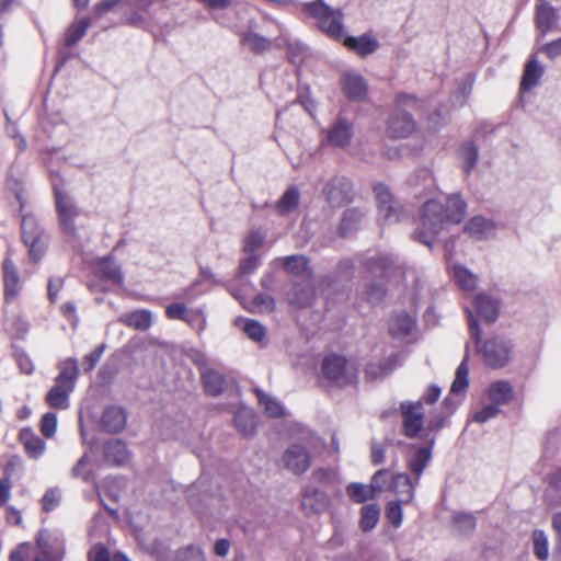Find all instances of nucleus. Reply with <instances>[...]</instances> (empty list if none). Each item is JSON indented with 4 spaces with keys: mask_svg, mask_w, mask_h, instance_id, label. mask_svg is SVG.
<instances>
[{
    "mask_svg": "<svg viewBox=\"0 0 561 561\" xmlns=\"http://www.w3.org/2000/svg\"><path fill=\"white\" fill-rule=\"evenodd\" d=\"M130 453L121 439H107V466H124L129 461Z\"/></svg>",
    "mask_w": 561,
    "mask_h": 561,
    "instance_id": "473e14b6",
    "label": "nucleus"
},
{
    "mask_svg": "<svg viewBox=\"0 0 561 561\" xmlns=\"http://www.w3.org/2000/svg\"><path fill=\"white\" fill-rule=\"evenodd\" d=\"M241 42L252 53L257 55L268 51L272 47V42L268 38L250 31L242 35Z\"/></svg>",
    "mask_w": 561,
    "mask_h": 561,
    "instance_id": "ea45409f",
    "label": "nucleus"
},
{
    "mask_svg": "<svg viewBox=\"0 0 561 561\" xmlns=\"http://www.w3.org/2000/svg\"><path fill=\"white\" fill-rule=\"evenodd\" d=\"M353 137V124L345 117L339 116L325 131V141L335 148H345Z\"/></svg>",
    "mask_w": 561,
    "mask_h": 561,
    "instance_id": "6ab92c4d",
    "label": "nucleus"
},
{
    "mask_svg": "<svg viewBox=\"0 0 561 561\" xmlns=\"http://www.w3.org/2000/svg\"><path fill=\"white\" fill-rule=\"evenodd\" d=\"M302 13L316 21V26L329 38L341 42L344 37V14L341 9H334L323 0L305 2Z\"/></svg>",
    "mask_w": 561,
    "mask_h": 561,
    "instance_id": "6e6552de",
    "label": "nucleus"
},
{
    "mask_svg": "<svg viewBox=\"0 0 561 561\" xmlns=\"http://www.w3.org/2000/svg\"><path fill=\"white\" fill-rule=\"evenodd\" d=\"M387 294V288L381 283L371 282L366 285L365 288V298L371 305H377L381 302Z\"/></svg>",
    "mask_w": 561,
    "mask_h": 561,
    "instance_id": "5fc2aeb1",
    "label": "nucleus"
},
{
    "mask_svg": "<svg viewBox=\"0 0 561 561\" xmlns=\"http://www.w3.org/2000/svg\"><path fill=\"white\" fill-rule=\"evenodd\" d=\"M285 466L295 474L305 473L311 466L309 451L300 444H291L283 456Z\"/></svg>",
    "mask_w": 561,
    "mask_h": 561,
    "instance_id": "aec40b11",
    "label": "nucleus"
},
{
    "mask_svg": "<svg viewBox=\"0 0 561 561\" xmlns=\"http://www.w3.org/2000/svg\"><path fill=\"white\" fill-rule=\"evenodd\" d=\"M347 496L355 503L362 504L375 496L369 485L359 482H352L346 486Z\"/></svg>",
    "mask_w": 561,
    "mask_h": 561,
    "instance_id": "49530a36",
    "label": "nucleus"
},
{
    "mask_svg": "<svg viewBox=\"0 0 561 561\" xmlns=\"http://www.w3.org/2000/svg\"><path fill=\"white\" fill-rule=\"evenodd\" d=\"M122 322L136 330L146 331L152 324V312L138 309L121 317Z\"/></svg>",
    "mask_w": 561,
    "mask_h": 561,
    "instance_id": "c9c22d12",
    "label": "nucleus"
},
{
    "mask_svg": "<svg viewBox=\"0 0 561 561\" xmlns=\"http://www.w3.org/2000/svg\"><path fill=\"white\" fill-rule=\"evenodd\" d=\"M188 308L184 302H173L167 306L165 316L169 320H181L184 321L188 312Z\"/></svg>",
    "mask_w": 561,
    "mask_h": 561,
    "instance_id": "338daca9",
    "label": "nucleus"
},
{
    "mask_svg": "<svg viewBox=\"0 0 561 561\" xmlns=\"http://www.w3.org/2000/svg\"><path fill=\"white\" fill-rule=\"evenodd\" d=\"M4 304L13 302L22 290V282L14 261L7 256L1 264Z\"/></svg>",
    "mask_w": 561,
    "mask_h": 561,
    "instance_id": "f3484780",
    "label": "nucleus"
},
{
    "mask_svg": "<svg viewBox=\"0 0 561 561\" xmlns=\"http://www.w3.org/2000/svg\"><path fill=\"white\" fill-rule=\"evenodd\" d=\"M202 381L206 393L213 397L221 394L227 383L224 375L214 369L203 371Z\"/></svg>",
    "mask_w": 561,
    "mask_h": 561,
    "instance_id": "72a5a7b5",
    "label": "nucleus"
},
{
    "mask_svg": "<svg viewBox=\"0 0 561 561\" xmlns=\"http://www.w3.org/2000/svg\"><path fill=\"white\" fill-rule=\"evenodd\" d=\"M481 353L484 363L491 368L504 367L511 359L513 352V343L510 339L495 335L488 339L482 347Z\"/></svg>",
    "mask_w": 561,
    "mask_h": 561,
    "instance_id": "f8f14e48",
    "label": "nucleus"
},
{
    "mask_svg": "<svg viewBox=\"0 0 561 561\" xmlns=\"http://www.w3.org/2000/svg\"><path fill=\"white\" fill-rule=\"evenodd\" d=\"M254 393L260 405L264 408V412L270 417H282L284 415V407L279 401L265 393L262 389L255 388Z\"/></svg>",
    "mask_w": 561,
    "mask_h": 561,
    "instance_id": "a19ab883",
    "label": "nucleus"
},
{
    "mask_svg": "<svg viewBox=\"0 0 561 561\" xmlns=\"http://www.w3.org/2000/svg\"><path fill=\"white\" fill-rule=\"evenodd\" d=\"M104 351H105V343H101V344L96 345L93 351H91L89 354H87L82 358L81 366H82L83 373H85V374L91 373L95 368V366L100 362Z\"/></svg>",
    "mask_w": 561,
    "mask_h": 561,
    "instance_id": "13d9d810",
    "label": "nucleus"
},
{
    "mask_svg": "<svg viewBox=\"0 0 561 561\" xmlns=\"http://www.w3.org/2000/svg\"><path fill=\"white\" fill-rule=\"evenodd\" d=\"M261 259L257 254H248L240 260L238 276L243 277L253 274L260 266Z\"/></svg>",
    "mask_w": 561,
    "mask_h": 561,
    "instance_id": "e2e57ef3",
    "label": "nucleus"
},
{
    "mask_svg": "<svg viewBox=\"0 0 561 561\" xmlns=\"http://www.w3.org/2000/svg\"><path fill=\"white\" fill-rule=\"evenodd\" d=\"M240 322H243V331L251 340L261 342L264 339L265 329L259 321L252 319H240Z\"/></svg>",
    "mask_w": 561,
    "mask_h": 561,
    "instance_id": "4d7b16f0",
    "label": "nucleus"
},
{
    "mask_svg": "<svg viewBox=\"0 0 561 561\" xmlns=\"http://www.w3.org/2000/svg\"><path fill=\"white\" fill-rule=\"evenodd\" d=\"M48 179L53 188L55 210L60 231L66 237L76 239L79 237V230L81 228L78 224L81 209L66 190V180L59 172L50 170L48 172Z\"/></svg>",
    "mask_w": 561,
    "mask_h": 561,
    "instance_id": "423d86ee",
    "label": "nucleus"
},
{
    "mask_svg": "<svg viewBox=\"0 0 561 561\" xmlns=\"http://www.w3.org/2000/svg\"><path fill=\"white\" fill-rule=\"evenodd\" d=\"M476 313L486 322H494L500 313V304L485 294H478L473 301Z\"/></svg>",
    "mask_w": 561,
    "mask_h": 561,
    "instance_id": "bb28decb",
    "label": "nucleus"
},
{
    "mask_svg": "<svg viewBox=\"0 0 561 561\" xmlns=\"http://www.w3.org/2000/svg\"><path fill=\"white\" fill-rule=\"evenodd\" d=\"M321 371L324 378L339 386L350 385L356 377L348 370L346 358L337 354H329L323 358Z\"/></svg>",
    "mask_w": 561,
    "mask_h": 561,
    "instance_id": "2eb2a0df",
    "label": "nucleus"
},
{
    "mask_svg": "<svg viewBox=\"0 0 561 561\" xmlns=\"http://www.w3.org/2000/svg\"><path fill=\"white\" fill-rule=\"evenodd\" d=\"M342 41L345 47L355 51L362 57L374 54L379 46L378 41L369 34H363L360 36L344 35Z\"/></svg>",
    "mask_w": 561,
    "mask_h": 561,
    "instance_id": "393cba45",
    "label": "nucleus"
},
{
    "mask_svg": "<svg viewBox=\"0 0 561 561\" xmlns=\"http://www.w3.org/2000/svg\"><path fill=\"white\" fill-rule=\"evenodd\" d=\"M376 196L380 220L386 225L401 221L405 217L402 205L397 202L389 187L383 183L373 186Z\"/></svg>",
    "mask_w": 561,
    "mask_h": 561,
    "instance_id": "9b49d317",
    "label": "nucleus"
},
{
    "mask_svg": "<svg viewBox=\"0 0 561 561\" xmlns=\"http://www.w3.org/2000/svg\"><path fill=\"white\" fill-rule=\"evenodd\" d=\"M92 19L90 16H81L76 19L68 25L64 33L62 45L66 48L76 46L85 35L88 28L91 26Z\"/></svg>",
    "mask_w": 561,
    "mask_h": 561,
    "instance_id": "a878e982",
    "label": "nucleus"
},
{
    "mask_svg": "<svg viewBox=\"0 0 561 561\" xmlns=\"http://www.w3.org/2000/svg\"><path fill=\"white\" fill-rule=\"evenodd\" d=\"M233 422L236 428L241 435L250 437L255 434L257 422L256 414L252 409L240 407L234 412Z\"/></svg>",
    "mask_w": 561,
    "mask_h": 561,
    "instance_id": "cd10ccee",
    "label": "nucleus"
},
{
    "mask_svg": "<svg viewBox=\"0 0 561 561\" xmlns=\"http://www.w3.org/2000/svg\"><path fill=\"white\" fill-rule=\"evenodd\" d=\"M18 442L22 445L25 455L31 459H38L46 451V443L30 426L22 427L19 431Z\"/></svg>",
    "mask_w": 561,
    "mask_h": 561,
    "instance_id": "4be33fe9",
    "label": "nucleus"
},
{
    "mask_svg": "<svg viewBox=\"0 0 561 561\" xmlns=\"http://www.w3.org/2000/svg\"><path fill=\"white\" fill-rule=\"evenodd\" d=\"M80 375L78 359L68 357L58 364L55 385L47 391L45 402L49 408L66 410L69 408V397L75 391Z\"/></svg>",
    "mask_w": 561,
    "mask_h": 561,
    "instance_id": "0eeeda50",
    "label": "nucleus"
},
{
    "mask_svg": "<svg viewBox=\"0 0 561 561\" xmlns=\"http://www.w3.org/2000/svg\"><path fill=\"white\" fill-rule=\"evenodd\" d=\"M380 510L376 504L365 505L360 510L359 526L363 531L373 530L379 520Z\"/></svg>",
    "mask_w": 561,
    "mask_h": 561,
    "instance_id": "a18cd8bd",
    "label": "nucleus"
},
{
    "mask_svg": "<svg viewBox=\"0 0 561 561\" xmlns=\"http://www.w3.org/2000/svg\"><path fill=\"white\" fill-rule=\"evenodd\" d=\"M403 434L408 438H415L423 428L422 400L402 401L400 404Z\"/></svg>",
    "mask_w": 561,
    "mask_h": 561,
    "instance_id": "dca6fc26",
    "label": "nucleus"
},
{
    "mask_svg": "<svg viewBox=\"0 0 561 561\" xmlns=\"http://www.w3.org/2000/svg\"><path fill=\"white\" fill-rule=\"evenodd\" d=\"M61 501V492L57 488H49L46 490L42 497V510L45 513H50L56 510Z\"/></svg>",
    "mask_w": 561,
    "mask_h": 561,
    "instance_id": "6e6d98bb",
    "label": "nucleus"
},
{
    "mask_svg": "<svg viewBox=\"0 0 561 561\" xmlns=\"http://www.w3.org/2000/svg\"><path fill=\"white\" fill-rule=\"evenodd\" d=\"M322 194L331 207H342L354 198L353 183L346 176H333L324 183Z\"/></svg>",
    "mask_w": 561,
    "mask_h": 561,
    "instance_id": "4468645a",
    "label": "nucleus"
},
{
    "mask_svg": "<svg viewBox=\"0 0 561 561\" xmlns=\"http://www.w3.org/2000/svg\"><path fill=\"white\" fill-rule=\"evenodd\" d=\"M414 327V318L402 311L390 319L389 332L394 339H404L411 334Z\"/></svg>",
    "mask_w": 561,
    "mask_h": 561,
    "instance_id": "7c9ffc66",
    "label": "nucleus"
},
{
    "mask_svg": "<svg viewBox=\"0 0 561 561\" xmlns=\"http://www.w3.org/2000/svg\"><path fill=\"white\" fill-rule=\"evenodd\" d=\"M459 158L462 162V169L466 174H470L477 164L479 150L473 141H466L460 146Z\"/></svg>",
    "mask_w": 561,
    "mask_h": 561,
    "instance_id": "79ce46f5",
    "label": "nucleus"
},
{
    "mask_svg": "<svg viewBox=\"0 0 561 561\" xmlns=\"http://www.w3.org/2000/svg\"><path fill=\"white\" fill-rule=\"evenodd\" d=\"M451 276L456 284L466 291H471L476 288L478 277L466 266L461 264H454L451 267Z\"/></svg>",
    "mask_w": 561,
    "mask_h": 561,
    "instance_id": "58836bf2",
    "label": "nucleus"
},
{
    "mask_svg": "<svg viewBox=\"0 0 561 561\" xmlns=\"http://www.w3.org/2000/svg\"><path fill=\"white\" fill-rule=\"evenodd\" d=\"M313 289L308 285H295L293 293L290 294L289 300L291 305L299 308L307 307L313 299Z\"/></svg>",
    "mask_w": 561,
    "mask_h": 561,
    "instance_id": "de8ad7c7",
    "label": "nucleus"
},
{
    "mask_svg": "<svg viewBox=\"0 0 561 561\" xmlns=\"http://www.w3.org/2000/svg\"><path fill=\"white\" fill-rule=\"evenodd\" d=\"M168 0H107V13L119 15V22L147 31L154 41L164 39L171 31L169 20L164 19L167 7L152 9L156 3Z\"/></svg>",
    "mask_w": 561,
    "mask_h": 561,
    "instance_id": "f03ea898",
    "label": "nucleus"
},
{
    "mask_svg": "<svg viewBox=\"0 0 561 561\" xmlns=\"http://www.w3.org/2000/svg\"><path fill=\"white\" fill-rule=\"evenodd\" d=\"M534 554L540 561H546L549 557L548 538L543 530L536 529L533 533Z\"/></svg>",
    "mask_w": 561,
    "mask_h": 561,
    "instance_id": "09e8293b",
    "label": "nucleus"
},
{
    "mask_svg": "<svg viewBox=\"0 0 561 561\" xmlns=\"http://www.w3.org/2000/svg\"><path fill=\"white\" fill-rule=\"evenodd\" d=\"M451 520L458 533L465 536H470L477 527V519L471 513L455 512Z\"/></svg>",
    "mask_w": 561,
    "mask_h": 561,
    "instance_id": "c03bdc74",
    "label": "nucleus"
},
{
    "mask_svg": "<svg viewBox=\"0 0 561 561\" xmlns=\"http://www.w3.org/2000/svg\"><path fill=\"white\" fill-rule=\"evenodd\" d=\"M543 72L545 69L538 60L535 57L530 58L525 65L520 80V90L529 91L535 88L539 83Z\"/></svg>",
    "mask_w": 561,
    "mask_h": 561,
    "instance_id": "2f4dec72",
    "label": "nucleus"
},
{
    "mask_svg": "<svg viewBox=\"0 0 561 561\" xmlns=\"http://www.w3.org/2000/svg\"><path fill=\"white\" fill-rule=\"evenodd\" d=\"M500 413L499 405L491 403L484 405L481 410L477 411L473 415V421L480 424H484L491 419H494Z\"/></svg>",
    "mask_w": 561,
    "mask_h": 561,
    "instance_id": "774afa93",
    "label": "nucleus"
},
{
    "mask_svg": "<svg viewBox=\"0 0 561 561\" xmlns=\"http://www.w3.org/2000/svg\"><path fill=\"white\" fill-rule=\"evenodd\" d=\"M283 263L284 268L295 275H300L308 268V260L304 255L286 256Z\"/></svg>",
    "mask_w": 561,
    "mask_h": 561,
    "instance_id": "8fccbe9b",
    "label": "nucleus"
},
{
    "mask_svg": "<svg viewBox=\"0 0 561 561\" xmlns=\"http://www.w3.org/2000/svg\"><path fill=\"white\" fill-rule=\"evenodd\" d=\"M365 218V213L358 207L346 208L343 211L340 225L337 227V233L342 238H348L356 233Z\"/></svg>",
    "mask_w": 561,
    "mask_h": 561,
    "instance_id": "b1692460",
    "label": "nucleus"
},
{
    "mask_svg": "<svg viewBox=\"0 0 561 561\" xmlns=\"http://www.w3.org/2000/svg\"><path fill=\"white\" fill-rule=\"evenodd\" d=\"M124 273L118 264H115L112 255H107V282L117 285L121 290H124Z\"/></svg>",
    "mask_w": 561,
    "mask_h": 561,
    "instance_id": "052dcab7",
    "label": "nucleus"
},
{
    "mask_svg": "<svg viewBox=\"0 0 561 561\" xmlns=\"http://www.w3.org/2000/svg\"><path fill=\"white\" fill-rule=\"evenodd\" d=\"M7 332L11 335L12 339L22 340L25 337L28 331V324L21 317H15L13 319H9L5 323Z\"/></svg>",
    "mask_w": 561,
    "mask_h": 561,
    "instance_id": "603ef678",
    "label": "nucleus"
},
{
    "mask_svg": "<svg viewBox=\"0 0 561 561\" xmlns=\"http://www.w3.org/2000/svg\"><path fill=\"white\" fill-rule=\"evenodd\" d=\"M21 239L28 250L30 261L37 264L48 249V236L33 215H24L21 222Z\"/></svg>",
    "mask_w": 561,
    "mask_h": 561,
    "instance_id": "9d476101",
    "label": "nucleus"
},
{
    "mask_svg": "<svg viewBox=\"0 0 561 561\" xmlns=\"http://www.w3.org/2000/svg\"><path fill=\"white\" fill-rule=\"evenodd\" d=\"M80 430L84 443L89 445L88 450L71 469L76 479L93 485L100 504L105 507L102 491L98 478L105 466V443L95 438L94 433L105 431V409L100 412L99 419H94L92 408L87 405L80 412Z\"/></svg>",
    "mask_w": 561,
    "mask_h": 561,
    "instance_id": "f257e3e1",
    "label": "nucleus"
},
{
    "mask_svg": "<svg viewBox=\"0 0 561 561\" xmlns=\"http://www.w3.org/2000/svg\"><path fill=\"white\" fill-rule=\"evenodd\" d=\"M559 20L558 11L547 0H537L536 26L545 36Z\"/></svg>",
    "mask_w": 561,
    "mask_h": 561,
    "instance_id": "5701e85b",
    "label": "nucleus"
},
{
    "mask_svg": "<svg viewBox=\"0 0 561 561\" xmlns=\"http://www.w3.org/2000/svg\"><path fill=\"white\" fill-rule=\"evenodd\" d=\"M300 204V191L297 185H290L274 204V210L278 216H287L295 211Z\"/></svg>",
    "mask_w": 561,
    "mask_h": 561,
    "instance_id": "c85d7f7f",
    "label": "nucleus"
},
{
    "mask_svg": "<svg viewBox=\"0 0 561 561\" xmlns=\"http://www.w3.org/2000/svg\"><path fill=\"white\" fill-rule=\"evenodd\" d=\"M185 318L184 322L198 331L206 327V317L201 309H190Z\"/></svg>",
    "mask_w": 561,
    "mask_h": 561,
    "instance_id": "69168bd1",
    "label": "nucleus"
},
{
    "mask_svg": "<svg viewBox=\"0 0 561 561\" xmlns=\"http://www.w3.org/2000/svg\"><path fill=\"white\" fill-rule=\"evenodd\" d=\"M274 45L276 47H286L288 60L293 65H299L302 62L307 53V46L304 43L297 39H291L284 34L274 41Z\"/></svg>",
    "mask_w": 561,
    "mask_h": 561,
    "instance_id": "c756f323",
    "label": "nucleus"
},
{
    "mask_svg": "<svg viewBox=\"0 0 561 561\" xmlns=\"http://www.w3.org/2000/svg\"><path fill=\"white\" fill-rule=\"evenodd\" d=\"M401 503L400 500L390 501L386 507V517L394 528H399L403 522Z\"/></svg>",
    "mask_w": 561,
    "mask_h": 561,
    "instance_id": "bf43d9fd",
    "label": "nucleus"
},
{
    "mask_svg": "<svg viewBox=\"0 0 561 561\" xmlns=\"http://www.w3.org/2000/svg\"><path fill=\"white\" fill-rule=\"evenodd\" d=\"M204 552L199 547L187 546L179 549L174 561H204Z\"/></svg>",
    "mask_w": 561,
    "mask_h": 561,
    "instance_id": "0e129e2a",
    "label": "nucleus"
},
{
    "mask_svg": "<svg viewBox=\"0 0 561 561\" xmlns=\"http://www.w3.org/2000/svg\"><path fill=\"white\" fill-rule=\"evenodd\" d=\"M58 426L57 415L54 412L45 413L39 421V431L42 435L50 439L56 435Z\"/></svg>",
    "mask_w": 561,
    "mask_h": 561,
    "instance_id": "3c124183",
    "label": "nucleus"
},
{
    "mask_svg": "<svg viewBox=\"0 0 561 561\" xmlns=\"http://www.w3.org/2000/svg\"><path fill=\"white\" fill-rule=\"evenodd\" d=\"M265 241V233L260 230L252 231L244 240L243 252L247 254H256Z\"/></svg>",
    "mask_w": 561,
    "mask_h": 561,
    "instance_id": "680f3d73",
    "label": "nucleus"
},
{
    "mask_svg": "<svg viewBox=\"0 0 561 561\" xmlns=\"http://www.w3.org/2000/svg\"><path fill=\"white\" fill-rule=\"evenodd\" d=\"M468 348L469 344H466V354L463 356V359L459 364V366L456 369V376L450 387V394H460L466 391V389L469 386V366H468Z\"/></svg>",
    "mask_w": 561,
    "mask_h": 561,
    "instance_id": "4c0bfd02",
    "label": "nucleus"
},
{
    "mask_svg": "<svg viewBox=\"0 0 561 561\" xmlns=\"http://www.w3.org/2000/svg\"><path fill=\"white\" fill-rule=\"evenodd\" d=\"M301 496V508L306 514H320L330 505L329 495L312 484L302 488Z\"/></svg>",
    "mask_w": 561,
    "mask_h": 561,
    "instance_id": "a211bd4d",
    "label": "nucleus"
},
{
    "mask_svg": "<svg viewBox=\"0 0 561 561\" xmlns=\"http://www.w3.org/2000/svg\"><path fill=\"white\" fill-rule=\"evenodd\" d=\"M127 413L122 407H107V433H118L125 428Z\"/></svg>",
    "mask_w": 561,
    "mask_h": 561,
    "instance_id": "37998d69",
    "label": "nucleus"
},
{
    "mask_svg": "<svg viewBox=\"0 0 561 561\" xmlns=\"http://www.w3.org/2000/svg\"><path fill=\"white\" fill-rule=\"evenodd\" d=\"M13 357L22 374L32 375L34 373L35 365L31 356L24 350L14 347Z\"/></svg>",
    "mask_w": 561,
    "mask_h": 561,
    "instance_id": "864d4df0",
    "label": "nucleus"
},
{
    "mask_svg": "<svg viewBox=\"0 0 561 561\" xmlns=\"http://www.w3.org/2000/svg\"><path fill=\"white\" fill-rule=\"evenodd\" d=\"M435 443V438L433 437L427 446L419 447L413 455L408 460V467L413 477L408 473H397L396 474V485L400 484L408 485L409 491L407 492L404 500L413 501L415 495V488L419 485L421 477L428 466L432 459V449Z\"/></svg>",
    "mask_w": 561,
    "mask_h": 561,
    "instance_id": "1a4fd4ad",
    "label": "nucleus"
},
{
    "mask_svg": "<svg viewBox=\"0 0 561 561\" xmlns=\"http://www.w3.org/2000/svg\"><path fill=\"white\" fill-rule=\"evenodd\" d=\"M467 213V203L460 194H451L445 204L437 199L425 202L421 208L420 227L413 232V239L432 249L434 239L448 225L460 224Z\"/></svg>",
    "mask_w": 561,
    "mask_h": 561,
    "instance_id": "7ed1b4c3",
    "label": "nucleus"
},
{
    "mask_svg": "<svg viewBox=\"0 0 561 561\" xmlns=\"http://www.w3.org/2000/svg\"><path fill=\"white\" fill-rule=\"evenodd\" d=\"M360 263L369 275L377 278L388 279L400 271L399 259L387 252L364 255Z\"/></svg>",
    "mask_w": 561,
    "mask_h": 561,
    "instance_id": "ddd939ff",
    "label": "nucleus"
},
{
    "mask_svg": "<svg viewBox=\"0 0 561 561\" xmlns=\"http://www.w3.org/2000/svg\"><path fill=\"white\" fill-rule=\"evenodd\" d=\"M342 91L350 101H363L368 93V85L364 77L357 72L347 71L343 73Z\"/></svg>",
    "mask_w": 561,
    "mask_h": 561,
    "instance_id": "412c9836",
    "label": "nucleus"
},
{
    "mask_svg": "<svg viewBox=\"0 0 561 561\" xmlns=\"http://www.w3.org/2000/svg\"><path fill=\"white\" fill-rule=\"evenodd\" d=\"M465 231L482 240L494 231V224L483 216H474L466 222Z\"/></svg>",
    "mask_w": 561,
    "mask_h": 561,
    "instance_id": "f704fd0d",
    "label": "nucleus"
},
{
    "mask_svg": "<svg viewBox=\"0 0 561 561\" xmlns=\"http://www.w3.org/2000/svg\"><path fill=\"white\" fill-rule=\"evenodd\" d=\"M410 111L425 114L427 102L414 94L399 92L394 99V110L387 121V134L392 139H404L416 130V122Z\"/></svg>",
    "mask_w": 561,
    "mask_h": 561,
    "instance_id": "39448f33",
    "label": "nucleus"
},
{
    "mask_svg": "<svg viewBox=\"0 0 561 561\" xmlns=\"http://www.w3.org/2000/svg\"><path fill=\"white\" fill-rule=\"evenodd\" d=\"M67 539L61 529L42 527L34 536V543L23 541L9 553V561H65Z\"/></svg>",
    "mask_w": 561,
    "mask_h": 561,
    "instance_id": "20e7f679",
    "label": "nucleus"
},
{
    "mask_svg": "<svg viewBox=\"0 0 561 561\" xmlns=\"http://www.w3.org/2000/svg\"><path fill=\"white\" fill-rule=\"evenodd\" d=\"M489 399L496 405L507 404L513 399V388L510 382L499 380L490 385Z\"/></svg>",
    "mask_w": 561,
    "mask_h": 561,
    "instance_id": "e433bc0d",
    "label": "nucleus"
}]
</instances>
